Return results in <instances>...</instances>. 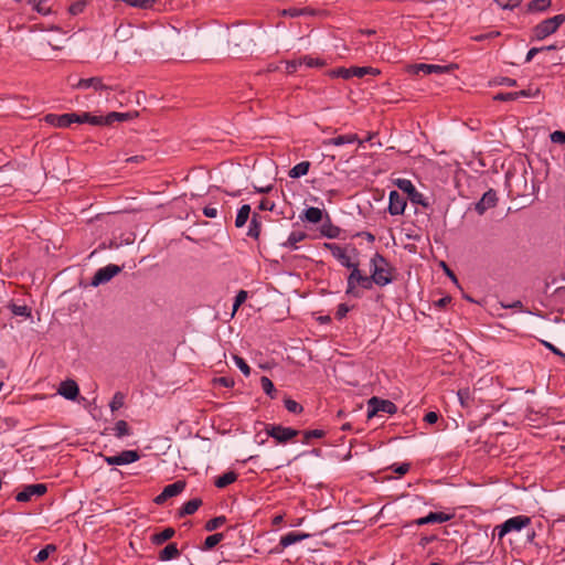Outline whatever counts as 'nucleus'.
Instances as JSON below:
<instances>
[{
  "label": "nucleus",
  "mask_w": 565,
  "mask_h": 565,
  "mask_svg": "<svg viewBox=\"0 0 565 565\" xmlns=\"http://www.w3.org/2000/svg\"><path fill=\"white\" fill-rule=\"evenodd\" d=\"M370 266L373 284L384 287L393 281V268L383 255L375 253L370 260Z\"/></svg>",
  "instance_id": "nucleus-1"
},
{
  "label": "nucleus",
  "mask_w": 565,
  "mask_h": 565,
  "mask_svg": "<svg viewBox=\"0 0 565 565\" xmlns=\"http://www.w3.org/2000/svg\"><path fill=\"white\" fill-rule=\"evenodd\" d=\"M351 273L347 280V290L345 294L353 297H360L359 291L356 290V287L360 286L363 289H372L373 287V280L372 276L363 275L362 271L359 269V264L356 263L353 265V267L350 268Z\"/></svg>",
  "instance_id": "nucleus-2"
},
{
  "label": "nucleus",
  "mask_w": 565,
  "mask_h": 565,
  "mask_svg": "<svg viewBox=\"0 0 565 565\" xmlns=\"http://www.w3.org/2000/svg\"><path fill=\"white\" fill-rule=\"evenodd\" d=\"M565 22V14L559 13L552 18L545 19L533 29V34L536 40H543L548 35L555 33L557 29Z\"/></svg>",
  "instance_id": "nucleus-3"
},
{
  "label": "nucleus",
  "mask_w": 565,
  "mask_h": 565,
  "mask_svg": "<svg viewBox=\"0 0 565 565\" xmlns=\"http://www.w3.org/2000/svg\"><path fill=\"white\" fill-rule=\"evenodd\" d=\"M381 74L379 68H374L371 66H352V67H338L329 72L331 77H341L344 79H349L353 76L363 77L365 75L377 76Z\"/></svg>",
  "instance_id": "nucleus-4"
},
{
  "label": "nucleus",
  "mask_w": 565,
  "mask_h": 565,
  "mask_svg": "<svg viewBox=\"0 0 565 565\" xmlns=\"http://www.w3.org/2000/svg\"><path fill=\"white\" fill-rule=\"evenodd\" d=\"M531 523V519L526 515H516L508 519L502 524L497 525L494 531H497L498 537L502 539L508 533L513 531H521L523 527L527 526Z\"/></svg>",
  "instance_id": "nucleus-5"
},
{
  "label": "nucleus",
  "mask_w": 565,
  "mask_h": 565,
  "mask_svg": "<svg viewBox=\"0 0 565 565\" xmlns=\"http://www.w3.org/2000/svg\"><path fill=\"white\" fill-rule=\"evenodd\" d=\"M397 412L396 405L388 401L382 399L380 397L373 396L367 402V417L372 418L376 416L379 413H385L393 415Z\"/></svg>",
  "instance_id": "nucleus-6"
},
{
  "label": "nucleus",
  "mask_w": 565,
  "mask_h": 565,
  "mask_svg": "<svg viewBox=\"0 0 565 565\" xmlns=\"http://www.w3.org/2000/svg\"><path fill=\"white\" fill-rule=\"evenodd\" d=\"M395 184L397 185V188L403 191L404 193L407 194L408 199L411 200L412 203H415V204H419L422 206H427L428 203L425 199V196L423 195V193H420L419 191H417V189L415 188V185L412 183L411 180L408 179H397L395 181Z\"/></svg>",
  "instance_id": "nucleus-7"
},
{
  "label": "nucleus",
  "mask_w": 565,
  "mask_h": 565,
  "mask_svg": "<svg viewBox=\"0 0 565 565\" xmlns=\"http://www.w3.org/2000/svg\"><path fill=\"white\" fill-rule=\"evenodd\" d=\"M265 430L268 436L273 437L279 444H286L299 434L297 429L280 425H267Z\"/></svg>",
  "instance_id": "nucleus-8"
},
{
  "label": "nucleus",
  "mask_w": 565,
  "mask_h": 565,
  "mask_svg": "<svg viewBox=\"0 0 565 565\" xmlns=\"http://www.w3.org/2000/svg\"><path fill=\"white\" fill-rule=\"evenodd\" d=\"M121 270H122L121 266H118L115 264H108L107 266L99 268L95 273L94 277L92 278L90 285L94 287L104 285V284L110 281Z\"/></svg>",
  "instance_id": "nucleus-9"
},
{
  "label": "nucleus",
  "mask_w": 565,
  "mask_h": 565,
  "mask_svg": "<svg viewBox=\"0 0 565 565\" xmlns=\"http://www.w3.org/2000/svg\"><path fill=\"white\" fill-rule=\"evenodd\" d=\"M47 487L44 483L28 484L22 491L18 492L15 500L18 502H29L32 497H42L46 493Z\"/></svg>",
  "instance_id": "nucleus-10"
},
{
  "label": "nucleus",
  "mask_w": 565,
  "mask_h": 565,
  "mask_svg": "<svg viewBox=\"0 0 565 565\" xmlns=\"http://www.w3.org/2000/svg\"><path fill=\"white\" fill-rule=\"evenodd\" d=\"M185 481L182 480L166 486L162 492L154 498L153 502L159 505L163 504L168 499L180 494L185 489Z\"/></svg>",
  "instance_id": "nucleus-11"
},
{
  "label": "nucleus",
  "mask_w": 565,
  "mask_h": 565,
  "mask_svg": "<svg viewBox=\"0 0 565 565\" xmlns=\"http://www.w3.org/2000/svg\"><path fill=\"white\" fill-rule=\"evenodd\" d=\"M140 459V455L136 450H124L116 456H106L105 461L109 466H122L136 462Z\"/></svg>",
  "instance_id": "nucleus-12"
},
{
  "label": "nucleus",
  "mask_w": 565,
  "mask_h": 565,
  "mask_svg": "<svg viewBox=\"0 0 565 565\" xmlns=\"http://www.w3.org/2000/svg\"><path fill=\"white\" fill-rule=\"evenodd\" d=\"M323 247L331 252L332 256L344 267L351 268L356 263H353L345 249L335 243H324Z\"/></svg>",
  "instance_id": "nucleus-13"
},
{
  "label": "nucleus",
  "mask_w": 565,
  "mask_h": 565,
  "mask_svg": "<svg viewBox=\"0 0 565 565\" xmlns=\"http://www.w3.org/2000/svg\"><path fill=\"white\" fill-rule=\"evenodd\" d=\"M73 118H74V113L61 114V115L47 114L44 116L43 120L53 127L67 128L72 124H74Z\"/></svg>",
  "instance_id": "nucleus-14"
},
{
  "label": "nucleus",
  "mask_w": 565,
  "mask_h": 565,
  "mask_svg": "<svg viewBox=\"0 0 565 565\" xmlns=\"http://www.w3.org/2000/svg\"><path fill=\"white\" fill-rule=\"evenodd\" d=\"M388 213L391 215H401L406 207V199L397 191H391L388 198Z\"/></svg>",
  "instance_id": "nucleus-15"
},
{
  "label": "nucleus",
  "mask_w": 565,
  "mask_h": 565,
  "mask_svg": "<svg viewBox=\"0 0 565 565\" xmlns=\"http://www.w3.org/2000/svg\"><path fill=\"white\" fill-rule=\"evenodd\" d=\"M57 393L68 401H74L79 394V388L74 380H65L60 384Z\"/></svg>",
  "instance_id": "nucleus-16"
},
{
  "label": "nucleus",
  "mask_w": 565,
  "mask_h": 565,
  "mask_svg": "<svg viewBox=\"0 0 565 565\" xmlns=\"http://www.w3.org/2000/svg\"><path fill=\"white\" fill-rule=\"evenodd\" d=\"M497 201L498 198L495 191L490 189L483 193L482 198L476 203V211L478 214L482 215L487 210L495 206Z\"/></svg>",
  "instance_id": "nucleus-17"
},
{
  "label": "nucleus",
  "mask_w": 565,
  "mask_h": 565,
  "mask_svg": "<svg viewBox=\"0 0 565 565\" xmlns=\"http://www.w3.org/2000/svg\"><path fill=\"white\" fill-rule=\"evenodd\" d=\"M73 87L77 89L94 88L95 90L113 89L111 86L103 83L102 77L81 78Z\"/></svg>",
  "instance_id": "nucleus-18"
},
{
  "label": "nucleus",
  "mask_w": 565,
  "mask_h": 565,
  "mask_svg": "<svg viewBox=\"0 0 565 565\" xmlns=\"http://www.w3.org/2000/svg\"><path fill=\"white\" fill-rule=\"evenodd\" d=\"M452 518L451 514L445 513V512H430L426 516L419 518L415 521H413V524H416L418 526L426 525L430 523H444L449 521Z\"/></svg>",
  "instance_id": "nucleus-19"
},
{
  "label": "nucleus",
  "mask_w": 565,
  "mask_h": 565,
  "mask_svg": "<svg viewBox=\"0 0 565 565\" xmlns=\"http://www.w3.org/2000/svg\"><path fill=\"white\" fill-rule=\"evenodd\" d=\"M137 116H138L137 111H134V113H130V111H128V113L111 111L108 115L103 116V126H110L115 121L131 120V119L136 118Z\"/></svg>",
  "instance_id": "nucleus-20"
},
{
  "label": "nucleus",
  "mask_w": 565,
  "mask_h": 565,
  "mask_svg": "<svg viewBox=\"0 0 565 565\" xmlns=\"http://www.w3.org/2000/svg\"><path fill=\"white\" fill-rule=\"evenodd\" d=\"M355 141H359L362 143V141L359 140L358 135L355 134H349V135H342L334 138L326 139L322 141L323 146H343L348 143H353Z\"/></svg>",
  "instance_id": "nucleus-21"
},
{
  "label": "nucleus",
  "mask_w": 565,
  "mask_h": 565,
  "mask_svg": "<svg viewBox=\"0 0 565 565\" xmlns=\"http://www.w3.org/2000/svg\"><path fill=\"white\" fill-rule=\"evenodd\" d=\"M74 124H89L93 126H103V116H95L89 113H74Z\"/></svg>",
  "instance_id": "nucleus-22"
},
{
  "label": "nucleus",
  "mask_w": 565,
  "mask_h": 565,
  "mask_svg": "<svg viewBox=\"0 0 565 565\" xmlns=\"http://www.w3.org/2000/svg\"><path fill=\"white\" fill-rule=\"evenodd\" d=\"M310 534L301 532H289L280 537L279 544L286 548L295 543L301 542L308 539Z\"/></svg>",
  "instance_id": "nucleus-23"
},
{
  "label": "nucleus",
  "mask_w": 565,
  "mask_h": 565,
  "mask_svg": "<svg viewBox=\"0 0 565 565\" xmlns=\"http://www.w3.org/2000/svg\"><path fill=\"white\" fill-rule=\"evenodd\" d=\"M202 505V500L199 498H194L185 502L178 512L180 518L185 515H191L198 511V509Z\"/></svg>",
  "instance_id": "nucleus-24"
},
{
  "label": "nucleus",
  "mask_w": 565,
  "mask_h": 565,
  "mask_svg": "<svg viewBox=\"0 0 565 565\" xmlns=\"http://www.w3.org/2000/svg\"><path fill=\"white\" fill-rule=\"evenodd\" d=\"M180 556V551L175 543H169L164 548H162L159 553V559L161 562H168Z\"/></svg>",
  "instance_id": "nucleus-25"
},
{
  "label": "nucleus",
  "mask_w": 565,
  "mask_h": 565,
  "mask_svg": "<svg viewBox=\"0 0 565 565\" xmlns=\"http://www.w3.org/2000/svg\"><path fill=\"white\" fill-rule=\"evenodd\" d=\"M322 217H323L322 210H320L319 207H315V206H310L307 210H305L303 215L301 216L302 220H305L309 223H312V224L320 223L322 221Z\"/></svg>",
  "instance_id": "nucleus-26"
},
{
  "label": "nucleus",
  "mask_w": 565,
  "mask_h": 565,
  "mask_svg": "<svg viewBox=\"0 0 565 565\" xmlns=\"http://www.w3.org/2000/svg\"><path fill=\"white\" fill-rule=\"evenodd\" d=\"M174 534H175V531H174L173 527H166L161 532L152 534L151 535V542L154 545H161L164 542H167L170 539H172L174 536Z\"/></svg>",
  "instance_id": "nucleus-27"
},
{
  "label": "nucleus",
  "mask_w": 565,
  "mask_h": 565,
  "mask_svg": "<svg viewBox=\"0 0 565 565\" xmlns=\"http://www.w3.org/2000/svg\"><path fill=\"white\" fill-rule=\"evenodd\" d=\"M306 237L307 234L305 232H291L286 242L281 244V246L289 249H297V244L302 242Z\"/></svg>",
  "instance_id": "nucleus-28"
},
{
  "label": "nucleus",
  "mask_w": 565,
  "mask_h": 565,
  "mask_svg": "<svg viewBox=\"0 0 565 565\" xmlns=\"http://www.w3.org/2000/svg\"><path fill=\"white\" fill-rule=\"evenodd\" d=\"M309 168H310L309 161H301V162L297 163L294 168H291L288 174L292 179H298L300 177L306 175L309 171Z\"/></svg>",
  "instance_id": "nucleus-29"
},
{
  "label": "nucleus",
  "mask_w": 565,
  "mask_h": 565,
  "mask_svg": "<svg viewBox=\"0 0 565 565\" xmlns=\"http://www.w3.org/2000/svg\"><path fill=\"white\" fill-rule=\"evenodd\" d=\"M249 214H250V205L243 204L236 214L235 226L238 228L243 227L246 224V222L249 217Z\"/></svg>",
  "instance_id": "nucleus-30"
},
{
  "label": "nucleus",
  "mask_w": 565,
  "mask_h": 565,
  "mask_svg": "<svg viewBox=\"0 0 565 565\" xmlns=\"http://www.w3.org/2000/svg\"><path fill=\"white\" fill-rule=\"evenodd\" d=\"M236 479H237V475L234 471H228V472H225L222 476L217 477L214 484H215V487L222 489V488H225V487L232 484L233 482H235Z\"/></svg>",
  "instance_id": "nucleus-31"
},
{
  "label": "nucleus",
  "mask_w": 565,
  "mask_h": 565,
  "mask_svg": "<svg viewBox=\"0 0 565 565\" xmlns=\"http://www.w3.org/2000/svg\"><path fill=\"white\" fill-rule=\"evenodd\" d=\"M260 230H262V223L259 221V217L258 215L255 213L250 220V223H249V226H248V232H247V235L249 237H253L255 239H258L259 235H260Z\"/></svg>",
  "instance_id": "nucleus-32"
},
{
  "label": "nucleus",
  "mask_w": 565,
  "mask_h": 565,
  "mask_svg": "<svg viewBox=\"0 0 565 565\" xmlns=\"http://www.w3.org/2000/svg\"><path fill=\"white\" fill-rule=\"evenodd\" d=\"M301 62H302V65L310 67V68L323 67L327 65V62L324 60H321L319 57H313L310 55L301 56Z\"/></svg>",
  "instance_id": "nucleus-33"
},
{
  "label": "nucleus",
  "mask_w": 565,
  "mask_h": 565,
  "mask_svg": "<svg viewBox=\"0 0 565 565\" xmlns=\"http://www.w3.org/2000/svg\"><path fill=\"white\" fill-rule=\"evenodd\" d=\"M56 551V546L54 544H47L43 547L34 557L36 563H42L49 558V556Z\"/></svg>",
  "instance_id": "nucleus-34"
},
{
  "label": "nucleus",
  "mask_w": 565,
  "mask_h": 565,
  "mask_svg": "<svg viewBox=\"0 0 565 565\" xmlns=\"http://www.w3.org/2000/svg\"><path fill=\"white\" fill-rule=\"evenodd\" d=\"M114 431L117 438H122L130 434V428L126 420L120 419L115 424Z\"/></svg>",
  "instance_id": "nucleus-35"
},
{
  "label": "nucleus",
  "mask_w": 565,
  "mask_h": 565,
  "mask_svg": "<svg viewBox=\"0 0 565 565\" xmlns=\"http://www.w3.org/2000/svg\"><path fill=\"white\" fill-rule=\"evenodd\" d=\"M260 385H262V388L263 391L270 397V398H275L276 396V388L274 386V383L271 382V380L267 376H262L260 377Z\"/></svg>",
  "instance_id": "nucleus-36"
},
{
  "label": "nucleus",
  "mask_w": 565,
  "mask_h": 565,
  "mask_svg": "<svg viewBox=\"0 0 565 565\" xmlns=\"http://www.w3.org/2000/svg\"><path fill=\"white\" fill-rule=\"evenodd\" d=\"M321 234L328 238H337L340 234V228L331 223L323 224L320 230Z\"/></svg>",
  "instance_id": "nucleus-37"
},
{
  "label": "nucleus",
  "mask_w": 565,
  "mask_h": 565,
  "mask_svg": "<svg viewBox=\"0 0 565 565\" xmlns=\"http://www.w3.org/2000/svg\"><path fill=\"white\" fill-rule=\"evenodd\" d=\"M225 522H226V518L224 515L215 516L205 523L204 529L207 532H212V531L218 529L220 526H222L223 524H225Z\"/></svg>",
  "instance_id": "nucleus-38"
},
{
  "label": "nucleus",
  "mask_w": 565,
  "mask_h": 565,
  "mask_svg": "<svg viewBox=\"0 0 565 565\" xmlns=\"http://www.w3.org/2000/svg\"><path fill=\"white\" fill-rule=\"evenodd\" d=\"M552 3V0H532L529 2L527 7L530 11H544Z\"/></svg>",
  "instance_id": "nucleus-39"
},
{
  "label": "nucleus",
  "mask_w": 565,
  "mask_h": 565,
  "mask_svg": "<svg viewBox=\"0 0 565 565\" xmlns=\"http://www.w3.org/2000/svg\"><path fill=\"white\" fill-rule=\"evenodd\" d=\"M224 539L223 533H215L207 536L204 541V550H212Z\"/></svg>",
  "instance_id": "nucleus-40"
},
{
  "label": "nucleus",
  "mask_w": 565,
  "mask_h": 565,
  "mask_svg": "<svg viewBox=\"0 0 565 565\" xmlns=\"http://www.w3.org/2000/svg\"><path fill=\"white\" fill-rule=\"evenodd\" d=\"M125 3L135 7V8H141V9H150L156 0H122Z\"/></svg>",
  "instance_id": "nucleus-41"
},
{
  "label": "nucleus",
  "mask_w": 565,
  "mask_h": 565,
  "mask_svg": "<svg viewBox=\"0 0 565 565\" xmlns=\"http://www.w3.org/2000/svg\"><path fill=\"white\" fill-rule=\"evenodd\" d=\"M124 406V395L120 392H117L109 404L111 412L118 411Z\"/></svg>",
  "instance_id": "nucleus-42"
},
{
  "label": "nucleus",
  "mask_w": 565,
  "mask_h": 565,
  "mask_svg": "<svg viewBox=\"0 0 565 565\" xmlns=\"http://www.w3.org/2000/svg\"><path fill=\"white\" fill-rule=\"evenodd\" d=\"M408 72L412 74H418L423 72L424 74H430V64H414L408 66Z\"/></svg>",
  "instance_id": "nucleus-43"
},
{
  "label": "nucleus",
  "mask_w": 565,
  "mask_h": 565,
  "mask_svg": "<svg viewBox=\"0 0 565 565\" xmlns=\"http://www.w3.org/2000/svg\"><path fill=\"white\" fill-rule=\"evenodd\" d=\"M326 436V431L322 429L306 430L303 433V443H309L312 438H322Z\"/></svg>",
  "instance_id": "nucleus-44"
},
{
  "label": "nucleus",
  "mask_w": 565,
  "mask_h": 565,
  "mask_svg": "<svg viewBox=\"0 0 565 565\" xmlns=\"http://www.w3.org/2000/svg\"><path fill=\"white\" fill-rule=\"evenodd\" d=\"M233 360L236 366L243 372L244 375L248 376L250 374V369L243 358L234 355Z\"/></svg>",
  "instance_id": "nucleus-45"
},
{
  "label": "nucleus",
  "mask_w": 565,
  "mask_h": 565,
  "mask_svg": "<svg viewBox=\"0 0 565 565\" xmlns=\"http://www.w3.org/2000/svg\"><path fill=\"white\" fill-rule=\"evenodd\" d=\"M285 407L287 408L288 412L294 413V414H298V413L302 412V406L291 398L285 399Z\"/></svg>",
  "instance_id": "nucleus-46"
},
{
  "label": "nucleus",
  "mask_w": 565,
  "mask_h": 565,
  "mask_svg": "<svg viewBox=\"0 0 565 565\" xmlns=\"http://www.w3.org/2000/svg\"><path fill=\"white\" fill-rule=\"evenodd\" d=\"M520 98L518 92H511V93H499L497 94L493 99L500 100V102H511Z\"/></svg>",
  "instance_id": "nucleus-47"
},
{
  "label": "nucleus",
  "mask_w": 565,
  "mask_h": 565,
  "mask_svg": "<svg viewBox=\"0 0 565 565\" xmlns=\"http://www.w3.org/2000/svg\"><path fill=\"white\" fill-rule=\"evenodd\" d=\"M85 7H86L85 0H77L70 6L68 11L71 14L77 15L84 11Z\"/></svg>",
  "instance_id": "nucleus-48"
},
{
  "label": "nucleus",
  "mask_w": 565,
  "mask_h": 565,
  "mask_svg": "<svg viewBox=\"0 0 565 565\" xmlns=\"http://www.w3.org/2000/svg\"><path fill=\"white\" fill-rule=\"evenodd\" d=\"M11 311L15 316L30 317L31 311L26 306L12 305Z\"/></svg>",
  "instance_id": "nucleus-49"
},
{
  "label": "nucleus",
  "mask_w": 565,
  "mask_h": 565,
  "mask_svg": "<svg viewBox=\"0 0 565 565\" xmlns=\"http://www.w3.org/2000/svg\"><path fill=\"white\" fill-rule=\"evenodd\" d=\"M299 66H302L301 57L286 62V73L294 74Z\"/></svg>",
  "instance_id": "nucleus-50"
},
{
  "label": "nucleus",
  "mask_w": 565,
  "mask_h": 565,
  "mask_svg": "<svg viewBox=\"0 0 565 565\" xmlns=\"http://www.w3.org/2000/svg\"><path fill=\"white\" fill-rule=\"evenodd\" d=\"M457 67L456 65H437V64H430V74H441V73H448L450 70Z\"/></svg>",
  "instance_id": "nucleus-51"
},
{
  "label": "nucleus",
  "mask_w": 565,
  "mask_h": 565,
  "mask_svg": "<svg viewBox=\"0 0 565 565\" xmlns=\"http://www.w3.org/2000/svg\"><path fill=\"white\" fill-rule=\"evenodd\" d=\"M247 298V292L245 290H239L235 297L234 303H233V310L236 311L242 303L245 302Z\"/></svg>",
  "instance_id": "nucleus-52"
},
{
  "label": "nucleus",
  "mask_w": 565,
  "mask_h": 565,
  "mask_svg": "<svg viewBox=\"0 0 565 565\" xmlns=\"http://www.w3.org/2000/svg\"><path fill=\"white\" fill-rule=\"evenodd\" d=\"M495 2L502 8V9H514L520 4V0H495Z\"/></svg>",
  "instance_id": "nucleus-53"
},
{
  "label": "nucleus",
  "mask_w": 565,
  "mask_h": 565,
  "mask_svg": "<svg viewBox=\"0 0 565 565\" xmlns=\"http://www.w3.org/2000/svg\"><path fill=\"white\" fill-rule=\"evenodd\" d=\"M551 141L554 143L565 145V132L561 130H556L551 134Z\"/></svg>",
  "instance_id": "nucleus-54"
},
{
  "label": "nucleus",
  "mask_w": 565,
  "mask_h": 565,
  "mask_svg": "<svg viewBox=\"0 0 565 565\" xmlns=\"http://www.w3.org/2000/svg\"><path fill=\"white\" fill-rule=\"evenodd\" d=\"M350 307L347 303H340L337 307L335 318L341 320L348 315Z\"/></svg>",
  "instance_id": "nucleus-55"
},
{
  "label": "nucleus",
  "mask_w": 565,
  "mask_h": 565,
  "mask_svg": "<svg viewBox=\"0 0 565 565\" xmlns=\"http://www.w3.org/2000/svg\"><path fill=\"white\" fill-rule=\"evenodd\" d=\"M305 13V9H296V8H289L281 11L282 15H288L291 18L299 17Z\"/></svg>",
  "instance_id": "nucleus-56"
},
{
  "label": "nucleus",
  "mask_w": 565,
  "mask_h": 565,
  "mask_svg": "<svg viewBox=\"0 0 565 565\" xmlns=\"http://www.w3.org/2000/svg\"><path fill=\"white\" fill-rule=\"evenodd\" d=\"M542 344L548 349L551 352H553L554 354L561 356L562 359L565 360V353L562 352L558 348H556L555 345H553L552 343L547 342V341H542Z\"/></svg>",
  "instance_id": "nucleus-57"
},
{
  "label": "nucleus",
  "mask_w": 565,
  "mask_h": 565,
  "mask_svg": "<svg viewBox=\"0 0 565 565\" xmlns=\"http://www.w3.org/2000/svg\"><path fill=\"white\" fill-rule=\"evenodd\" d=\"M275 207V203L267 200V199H263L259 204H258V209L260 211H273Z\"/></svg>",
  "instance_id": "nucleus-58"
},
{
  "label": "nucleus",
  "mask_w": 565,
  "mask_h": 565,
  "mask_svg": "<svg viewBox=\"0 0 565 565\" xmlns=\"http://www.w3.org/2000/svg\"><path fill=\"white\" fill-rule=\"evenodd\" d=\"M458 398L462 406L467 405V401L469 399V390H459L458 391Z\"/></svg>",
  "instance_id": "nucleus-59"
},
{
  "label": "nucleus",
  "mask_w": 565,
  "mask_h": 565,
  "mask_svg": "<svg viewBox=\"0 0 565 565\" xmlns=\"http://www.w3.org/2000/svg\"><path fill=\"white\" fill-rule=\"evenodd\" d=\"M438 418H439L438 413H436V412H428L425 415L424 420L426 423H428V424H435V423H437Z\"/></svg>",
  "instance_id": "nucleus-60"
},
{
  "label": "nucleus",
  "mask_w": 565,
  "mask_h": 565,
  "mask_svg": "<svg viewBox=\"0 0 565 565\" xmlns=\"http://www.w3.org/2000/svg\"><path fill=\"white\" fill-rule=\"evenodd\" d=\"M498 84L500 85H505V86H509V87H514L516 86V79L514 78H510V77H501L498 82Z\"/></svg>",
  "instance_id": "nucleus-61"
},
{
  "label": "nucleus",
  "mask_w": 565,
  "mask_h": 565,
  "mask_svg": "<svg viewBox=\"0 0 565 565\" xmlns=\"http://www.w3.org/2000/svg\"><path fill=\"white\" fill-rule=\"evenodd\" d=\"M539 93H540L539 89L532 90L531 88L522 89V90L518 92L520 97H534V96L539 95Z\"/></svg>",
  "instance_id": "nucleus-62"
},
{
  "label": "nucleus",
  "mask_w": 565,
  "mask_h": 565,
  "mask_svg": "<svg viewBox=\"0 0 565 565\" xmlns=\"http://www.w3.org/2000/svg\"><path fill=\"white\" fill-rule=\"evenodd\" d=\"M203 214L206 217L214 218L217 215V209L216 207H212V206H205L203 209Z\"/></svg>",
  "instance_id": "nucleus-63"
},
{
  "label": "nucleus",
  "mask_w": 565,
  "mask_h": 565,
  "mask_svg": "<svg viewBox=\"0 0 565 565\" xmlns=\"http://www.w3.org/2000/svg\"><path fill=\"white\" fill-rule=\"evenodd\" d=\"M34 10L43 15L50 13V10L43 6V1L41 0L34 3Z\"/></svg>",
  "instance_id": "nucleus-64"
}]
</instances>
